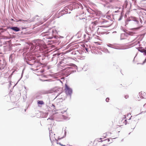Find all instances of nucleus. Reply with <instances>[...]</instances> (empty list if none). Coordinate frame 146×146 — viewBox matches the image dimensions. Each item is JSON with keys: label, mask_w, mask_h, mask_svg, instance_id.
Wrapping results in <instances>:
<instances>
[{"label": "nucleus", "mask_w": 146, "mask_h": 146, "mask_svg": "<svg viewBox=\"0 0 146 146\" xmlns=\"http://www.w3.org/2000/svg\"><path fill=\"white\" fill-rule=\"evenodd\" d=\"M99 28H98V30H99Z\"/></svg>", "instance_id": "nucleus-25"}, {"label": "nucleus", "mask_w": 146, "mask_h": 146, "mask_svg": "<svg viewBox=\"0 0 146 146\" xmlns=\"http://www.w3.org/2000/svg\"><path fill=\"white\" fill-rule=\"evenodd\" d=\"M6 63L3 61L0 60V69H3L6 68Z\"/></svg>", "instance_id": "nucleus-2"}, {"label": "nucleus", "mask_w": 146, "mask_h": 146, "mask_svg": "<svg viewBox=\"0 0 146 146\" xmlns=\"http://www.w3.org/2000/svg\"><path fill=\"white\" fill-rule=\"evenodd\" d=\"M22 21V20H21V19H20L19 20H16V21H16V22H19V21Z\"/></svg>", "instance_id": "nucleus-16"}, {"label": "nucleus", "mask_w": 146, "mask_h": 146, "mask_svg": "<svg viewBox=\"0 0 146 146\" xmlns=\"http://www.w3.org/2000/svg\"><path fill=\"white\" fill-rule=\"evenodd\" d=\"M56 111H57V110H52V112L53 113V114L54 113H57V112H56Z\"/></svg>", "instance_id": "nucleus-12"}, {"label": "nucleus", "mask_w": 146, "mask_h": 146, "mask_svg": "<svg viewBox=\"0 0 146 146\" xmlns=\"http://www.w3.org/2000/svg\"><path fill=\"white\" fill-rule=\"evenodd\" d=\"M127 120L125 119H123L121 121H119L120 126H122L124 125H126L127 124Z\"/></svg>", "instance_id": "nucleus-3"}, {"label": "nucleus", "mask_w": 146, "mask_h": 146, "mask_svg": "<svg viewBox=\"0 0 146 146\" xmlns=\"http://www.w3.org/2000/svg\"><path fill=\"white\" fill-rule=\"evenodd\" d=\"M141 9L143 10H144V9H143V8H141Z\"/></svg>", "instance_id": "nucleus-22"}, {"label": "nucleus", "mask_w": 146, "mask_h": 146, "mask_svg": "<svg viewBox=\"0 0 146 146\" xmlns=\"http://www.w3.org/2000/svg\"><path fill=\"white\" fill-rule=\"evenodd\" d=\"M65 93L67 96H70L72 93V90L69 88L66 84H65L64 89Z\"/></svg>", "instance_id": "nucleus-1"}, {"label": "nucleus", "mask_w": 146, "mask_h": 146, "mask_svg": "<svg viewBox=\"0 0 146 146\" xmlns=\"http://www.w3.org/2000/svg\"><path fill=\"white\" fill-rule=\"evenodd\" d=\"M133 20L136 22V23L138 24L139 23V21L137 20L136 18H134Z\"/></svg>", "instance_id": "nucleus-11"}, {"label": "nucleus", "mask_w": 146, "mask_h": 146, "mask_svg": "<svg viewBox=\"0 0 146 146\" xmlns=\"http://www.w3.org/2000/svg\"><path fill=\"white\" fill-rule=\"evenodd\" d=\"M11 29L15 31H18L20 30L17 27H12Z\"/></svg>", "instance_id": "nucleus-6"}, {"label": "nucleus", "mask_w": 146, "mask_h": 146, "mask_svg": "<svg viewBox=\"0 0 146 146\" xmlns=\"http://www.w3.org/2000/svg\"><path fill=\"white\" fill-rule=\"evenodd\" d=\"M125 99H127V98H129V96L128 95H125Z\"/></svg>", "instance_id": "nucleus-15"}, {"label": "nucleus", "mask_w": 146, "mask_h": 146, "mask_svg": "<svg viewBox=\"0 0 146 146\" xmlns=\"http://www.w3.org/2000/svg\"><path fill=\"white\" fill-rule=\"evenodd\" d=\"M37 103L38 104H40V105H43L44 104V102L42 101H39L38 100L37 101Z\"/></svg>", "instance_id": "nucleus-8"}, {"label": "nucleus", "mask_w": 146, "mask_h": 146, "mask_svg": "<svg viewBox=\"0 0 146 146\" xmlns=\"http://www.w3.org/2000/svg\"><path fill=\"white\" fill-rule=\"evenodd\" d=\"M57 143L58 144H59L60 145H61V146H65V145H64L63 144H61L60 143L58 142V141L57 142Z\"/></svg>", "instance_id": "nucleus-13"}, {"label": "nucleus", "mask_w": 146, "mask_h": 146, "mask_svg": "<svg viewBox=\"0 0 146 146\" xmlns=\"http://www.w3.org/2000/svg\"><path fill=\"white\" fill-rule=\"evenodd\" d=\"M106 101L107 102H108L109 100V98H107L106 99Z\"/></svg>", "instance_id": "nucleus-14"}, {"label": "nucleus", "mask_w": 146, "mask_h": 146, "mask_svg": "<svg viewBox=\"0 0 146 146\" xmlns=\"http://www.w3.org/2000/svg\"><path fill=\"white\" fill-rule=\"evenodd\" d=\"M112 141H113V140H112V139H111V140L110 141V143H108V144H110V143H112Z\"/></svg>", "instance_id": "nucleus-17"}, {"label": "nucleus", "mask_w": 146, "mask_h": 146, "mask_svg": "<svg viewBox=\"0 0 146 146\" xmlns=\"http://www.w3.org/2000/svg\"><path fill=\"white\" fill-rule=\"evenodd\" d=\"M11 21H14V20L13 19H11Z\"/></svg>", "instance_id": "nucleus-20"}, {"label": "nucleus", "mask_w": 146, "mask_h": 146, "mask_svg": "<svg viewBox=\"0 0 146 146\" xmlns=\"http://www.w3.org/2000/svg\"><path fill=\"white\" fill-rule=\"evenodd\" d=\"M97 22L96 21H95L93 22H92L91 23L90 26L92 27V29L94 30L95 26L97 25Z\"/></svg>", "instance_id": "nucleus-5"}, {"label": "nucleus", "mask_w": 146, "mask_h": 146, "mask_svg": "<svg viewBox=\"0 0 146 146\" xmlns=\"http://www.w3.org/2000/svg\"><path fill=\"white\" fill-rule=\"evenodd\" d=\"M145 50L144 49H140L139 50L141 52H144L145 51Z\"/></svg>", "instance_id": "nucleus-10"}, {"label": "nucleus", "mask_w": 146, "mask_h": 146, "mask_svg": "<svg viewBox=\"0 0 146 146\" xmlns=\"http://www.w3.org/2000/svg\"><path fill=\"white\" fill-rule=\"evenodd\" d=\"M58 91V90H55V91H54V92H57Z\"/></svg>", "instance_id": "nucleus-19"}, {"label": "nucleus", "mask_w": 146, "mask_h": 146, "mask_svg": "<svg viewBox=\"0 0 146 146\" xmlns=\"http://www.w3.org/2000/svg\"><path fill=\"white\" fill-rule=\"evenodd\" d=\"M141 110L142 111V112H146V104H145L142 108Z\"/></svg>", "instance_id": "nucleus-7"}, {"label": "nucleus", "mask_w": 146, "mask_h": 146, "mask_svg": "<svg viewBox=\"0 0 146 146\" xmlns=\"http://www.w3.org/2000/svg\"><path fill=\"white\" fill-rule=\"evenodd\" d=\"M99 143H100V142H98V144H99Z\"/></svg>", "instance_id": "nucleus-24"}, {"label": "nucleus", "mask_w": 146, "mask_h": 146, "mask_svg": "<svg viewBox=\"0 0 146 146\" xmlns=\"http://www.w3.org/2000/svg\"><path fill=\"white\" fill-rule=\"evenodd\" d=\"M139 94L141 96V97L143 98H146V93L142 92H140L139 93Z\"/></svg>", "instance_id": "nucleus-4"}, {"label": "nucleus", "mask_w": 146, "mask_h": 146, "mask_svg": "<svg viewBox=\"0 0 146 146\" xmlns=\"http://www.w3.org/2000/svg\"><path fill=\"white\" fill-rule=\"evenodd\" d=\"M101 141L102 142H103V141H104L107 142H108L110 141V139H106L105 140H104L103 141L101 140Z\"/></svg>", "instance_id": "nucleus-9"}, {"label": "nucleus", "mask_w": 146, "mask_h": 146, "mask_svg": "<svg viewBox=\"0 0 146 146\" xmlns=\"http://www.w3.org/2000/svg\"><path fill=\"white\" fill-rule=\"evenodd\" d=\"M94 43L96 44H100H100H99L98 43V42H95Z\"/></svg>", "instance_id": "nucleus-18"}, {"label": "nucleus", "mask_w": 146, "mask_h": 146, "mask_svg": "<svg viewBox=\"0 0 146 146\" xmlns=\"http://www.w3.org/2000/svg\"><path fill=\"white\" fill-rule=\"evenodd\" d=\"M144 53L146 55V50H145V52H144Z\"/></svg>", "instance_id": "nucleus-21"}, {"label": "nucleus", "mask_w": 146, "mask_h": 146, "mask_svg": "<svg viewBox=\"0 0 146 146\" xmlns=\"http://www.w3.org/2000/svg\"><path fill=\"white\" fill-rule=\"evenodd\" d=\"M86 50L87 51H88V49L87 48L86 49Z\"/></svg>", "instance_id": "nucleus-23"}]
</instances>
